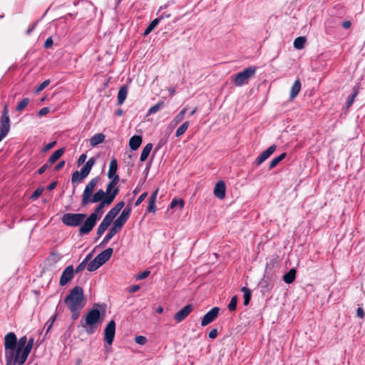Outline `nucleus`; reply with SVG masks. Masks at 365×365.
<instances>
[{
	"mask_svg": "<svg viewBox=\"0 0 365 365\" xmlns=\"http://www.w3.org/2000/svg\"><path fill=\"white\" fill-rule=\"evenodd\" d=\"M105 307L104 304H94L93 307L82 317L80 324L88 334H93L96 331L98 324L103 319Z\"/></svg>",
	"mask_w": 365,
	"mask_h": 365,
	"instance_id": "obj_1",
	"label": "nucleus"
},
{
	"mask_svg": "<svg viewBox=\"0 0 365 365\" xmlns=\"http://www.w3.org/2000/svg\"><path fill=\"white\" fill-rule=\"evenodd\" d=\"M17 337L14 332H9L4 336V345L5 358H11L17 365H23L27 360L29 354L24 349L17 346Z\"/></svg>",
	"mask_w": 365,
	"mask_h": 365,
	"instance_id": "obj_2",
	"label": "nucleus"
},
{
	"mask_svg": "<svg viewBox=\"0 0 365 365\" xmlns=\"http://www.w3.org/2000/svg\"><path fill=\"white\" fill-rule=\"evenodd\" d=\"M64 303L71 312L73 321L78 319L86 304L83 288L80 286L73 287L65 297Z\"/></svg>",
	"mask_w": 365,
	"mask_h": 365,
	"instance_id": "obj_3",
	"label": "nucleus"
},
{
	"mask_svg": "<svg viewBox=\"0 0 365 365\" xmlns=\"http://www.w3.org/2000/svg\"><path fill=\"white\" fill-rule=\"evenodd\" d=\"M131 210V207L128 205L122 211L117 219L114 220L113 227L110 228L108 233L100 243V247H105L108 243V242L115 235V234L122 229L130 217Z\"/></svg>",
	"mask_w": 365,
	"mask_h": 365,
	"instance_id": "obj_4",
	"label": "nucleus"
},
{
	"mask_svg": "<svg viewBox=\"0 0 365 365\" xmlns=\"http://www.w3.org/2000/svg\"><path fill=\"white\" fill-rule=\"evenodd\" d=\"M256 71V67L249 66L242 71L232 76L231 79L236 86H242L248 83L250 78L255 76Z\"/></svg>",
	"mask_w": 365,
	"mask_h": 365,
	"instance_id": "obj_5",
	"label": "nucleus"
},
{
	"mask_svg": "<svg viewBox=\"0 0 365 365\" xmlns=\"http://www.w3.org/2000/svg\"><path fill=\"white\" fill-rule=\"evenodd\" d=\"M86 218L85 213H65L61 217V222L68 227H81Z\"/></svg>",
	"mask_w": 365,
	"mask_h": 365,
	"instance_id": "obj_6",
	"label": "nucleus"
},
{
	"mask_svg": "<svg viewBox=\"0 0 365 365\" xmlns=\"http://www.w3.org/2000/svg\"><path fill=\"white\" fill-rule=\"evenodd\" d=\"M101 217L100 215H98L95 212H92L88 217L86 216L83 224L79 227V235L82 236L89 234Z\"/></svg>",
	"mask_w": 365,
	"mask_h": 365,
	"instance_id": "obj_7",
	"label": "nucleus"
},
{
	"mask_svg": "<svg viewBox=\"0 0 365 365\" xmlns=\"http://www.w3.org/2000/svg\"><path fill=\"white\" fill-rule=\"evenodd\" d=\"M10 130V118L8 105L5 104L0 119V141L4 138Z\"/></svg>",
	"mask_w": 365,
	"mask_h": 365,
	"instance_id": "obj_8",
	"label": "nucleus"
},
{
	"mask_svg": "<svg viewBox=\"0 0 365 365\" xmlns=\"http://www.w3.org/2000/svg\"><path fill=\"white\" fill-rule=\"evenodd\" d=\"M118 161H110L108 177L110 182L107 185V191L110 192L113 188L118 183L120 178L117 174Z\"/></svg>",
	"mask_w": 365,
	"mask_h": 365,
	"instance_id": "obj_9",
	"label": "nucleus"
},
{
	"mask_svg": "<svg viewBox=\"0 0 365 365\" xmlns=\"http://www.w3.org/2000/svg\"><path fill=\"white\" fill-rule=\"evenodd\" d=\"M96 161H86L85 165L81 168V172L76 170L71 178L72 182H81L86 178L91 172L92 167L94 165Z\"/></svg>",
	"mask_w": 365,
	"mask_h": 365,
	"instance_id": "obj_10",
	"label": "nucleus"
},
{
	"mask_svg": "<svg viewBox=\"0 0 365 365\" xmlns=\"http://www.w3.org/2000/svg\"><path fill=\"white\" fill-rule=\"evenodd\" d=\"M118 187H115L110 194L107 195L106 198H104L102 201L100 202V203L95 208L94 212L98 215H100V216L101 217V215L103 213V208L105 205H110L114 200L116 195L118 194Z\"/></svg>",
	"mask_w": 365,
	"mask_h": 365,
	"instance_id": "obj_11",
	"label": "nucleus"
},
{
	"mask_svg": "<svg viewBox=\"0 0 365 365\" xmlns=\"http://www.w3.org/2000/svg\"><path fill=\"white\" fill-rule=\"evenodd\" d=\"M124 205L125 203L123 201L117 203L113 207H112L108 211V212L106 215L102 222L109 227L111 225V223L114 222V219L120 212V211L123 209Z\"/></svg>",
	"mask_w": 365,
	"mask_h": 365,
	"instance_id": "obj_12",
	"label": "nucleus"
},
{
	"mask_svg": "<svg viewBox=\"0 0 365 365\" xmlns=\"http://www.w3.org/2000/svg\"><path fill=\"white\" fill-rule=\"evenodd\" d=\"M115 334V322L111 320L106 325L104 330V340L108 345H111L113 342Z\"/></svg>",
	"mask_w": 365,
	"mask_h": 365,
	"instance_id": "obj_13",
	"label": "nucleus"
},
{
	"mask_svg": "<svg viewBox=\"0 0 365 365\" xmlns=\"http://www.w3.org/2000/svg\"><path fill=\"white\" fill-rule=\"evenodd\" d=\"M98 182L97 178H93L86 186L82 195L81 204L86 205L88 204V197L92 196L94 187Z\"/></svg>",
	"mask_w": 365,
	"mask_h": 365,
	"instance_id": "obj_14",
	"label": "nucleus"
},
{
	"mask_svg": "<svg viewBox=\"0 0 365 365\" xmlns=\"http://www.w3.org/2000/svg\"><path fill=\"white\" fill-rule=\"evenodd\" d=\"M75 271L72 265L67 266L63 271L59 280L61 287L65 286L74 277Z\"/></svg>",
	"mask_w": 365,
	"mask_h": 365,
	"instance_id": "obj_15",
	"label": "nucleus"
},
{
	"mask_svg": "<svg viewBox=\"0 0 365 365\" xmlns=\"http://www.w3.org/2000/svg\"><path fill=\"white\" fill-rule=\"evenodd\" d=\"M220 308L217 307H212L202 317L201 321V326L205 327L212 322L218 316Z\"/></svg>",
	"mask_w": 365,
	"mask_h": 365,
	"instance_id": "obj_16",
	"label": "nucleus"
},
{
	"mask_svg": "<svg viewBox=\"0 0 365 365\" xmlns=\"http://www.w3.org/2000/svg\"><path fill=\"white\" fill-rule=\"evenodd\" d=\"M193 305L192 304H187L180 309L173 317L175 321L178 323L183 321L192 311Z\"/></svg>",
	"mask_w": 365,
	"mask_h": 365,
	"instance_id": "obj_17",
	"label": "nucleus"
},
{
	"mask_svg": "<svg viewBox=\"0 0 365 365\" xmlns=\"http://www.w3.org/2000/svg\"><path fill=\"white\" fill-rule=\"evenodd\" d=\"M113 252V248L108 247L105 250L102 251L101 253H99L96 257L98 260L99 263H101V265H103L111 257Z\"/></svg>",
	"mask_w": 365,
	"mask_h": 365,
	"instance_id": "obj_18",
	"label": "nucleus"
},
{
	"mask_svg": "<svg viewBox=\"0 0 365 365\" xmlns=\"http://www.w3.org/2000/svg\"><path fill=\"white\" fill-rule=\"evenodd\" d=\"M225 184L222 180L218 181L214 187V195L219 199H223L225 197Z\"/></svg>",
	"mask_w": 365,
	"mask_h": 365,
	"instance_id": "obj_19",
	"label": "nucleus"
},
{
	"mask_svg": "<svg viewBox=\"0 0 365 365\" xmlns=\"http://www.w3.org/2000/svg\"><path fill=\"white\" fill-rule=\"evenodd\" d=\"M113 190V189L110 192H108L107 190L105 192L102 189L98 190L93 195V196L92 197H88V204L89 203H96L99 201H102L104 198L106 197V195H108L109 194H110Z\"/></svg>",
	"mask_w": 365,
	"mask_h": 365,
	"instance_id": "obj_20",
	"label": "nucleus"
},
{
	"mask_svg": "<svg viewBox=\"0 0 365 365\" xmlns=\"http://www.w3.org/2000/svg\"><path fill=\"white\" fill-rule=\"evenodd\" d=\"M159 189L157 188L150 195L148 200V205L147 207L148 212H155L157 210L155 202Z\"/></svg>",
	"mask_w": 365,
	"mask_h": 365,
	"instance_id": "obj_21",
	"label": "nucleus"
},
{
	"mask_svg": "<svg viewBox=\"0 0 365 365\" xmlns=\"http://www.w3.org/2000/svg\"><path fill=\"white\" fill-rule=\"evenodd\" d=\"M301 82L299 79H297L294 83H293L291 90H290V95L289 98L290 100H293L294 98L297 97V96L299 94L300 90H301Z\"/></svg>",
	"mask_w": 365,
	"mask_h": 365,
	"instance_id": "obj_22",
	"label": "nucleus"
},
{
	"mask_svg": "<svg viewBox=\"0 0 365 365\" xmlns=\"http://www.w3.org/2000/svg\"><path fill=\"white\" fill-rule=\"evenodd\" d=\"M277 146L275 145H272L269 147L267 149L262 152L255 160H267L270 155L276 150Z\"/></svg>",
	"mask_w": 365,
	"mask_h": 365,
	"instance_id": "obj_23",
	"label": "nucleus"
},
{
	"mask_svg": "<svg viewBox=\"0 0 365 365\" xmlns=\"http://www.w3.org/2000/svg\"><path fill=\"white\" fill-rule=\"evenodd\" d=\"M164 19L163 15H160L159 17L155 18L153 19L151 23L148 26V27L145 29V30L143 32V36H148L155 28V26L160 23L161 20Z\"/></svg>",
	"mask_w": 365,
	"mask_h": 365,
	"instance_id": "obj_24",
	"label": "nucleus"
},
{
	"mask_svg": "<svg viewBox=\"0 0 365 365\" xmlns=\"http://www.w3.org/2000/svg\"><path fill=\"white\" fill-rule=\"evenodd\" d=\"M297 271L294 268L290 269L283 276V280L287 284H292L296 278Z\"/></svg>",
	"mask_w": 365,
	"mask_h": 365,
	"instance_id": "obj_25",
	"label": "nucleus"
},
{
	"mask_svg": "<svg viewBox=\"0 0 365 365\" xmlns=\"http://www.w3.org/2000/svg\"><path fill=\"white\" fill-rule=\"evenodd\" d=\"M142 143V137L140 135H133L130 138L129 145L133 150H137Z\"/></svg>",
	"mask_w": 365,
	"mask_h": 365,
	"instance_id": "obj_26",
	"label": "nucleus"
},
{
	"mask_svg": "<svg viewBox=\"0 0 365 365\" xmlns=\"http://www.w3.org/2000/svg\"><path fill=\"white\" fill-rule=\"evenodd\" d=\"M128 87L126 86H123L120 88L118 93V105H122L125 100L127 98L128 95Z\"/></svg>",
	"mask_w": 365,
	"mask_h": 365,
	"instance_id": "obj_27",
	"label": "nucleus"
},
{
	"mask_svg": "<svg viewBox=\"0 0 365 365\" xmlns=\"http://www.w3.org/2000/svg\"><path fill=\"white\" fill-rule=\"evenodd\" d=\"M105 140V135L103 133H97L91 137L90 143L91 145L95 146L103 142Z\"/></svg>",
	"mask_w": 365,
	"mask_h": 365,
	"instance_id": "obj_28",
	"label": "nucleus"
},
{
	"mask_svg": "<svg viewBox=\"0 0 365 365\" xmlns=\"http://www.w3.org/2000/svg\"><path fill=\"white\" fill-rule=\"evenodd\" d=\"M241 291L244 294V305L247 306L251 300L252 292L249 288L246 287H242Z\"/></svg>",
	"mask_w": 365,
	"mask_h": 365,
	"instance_id": "obj_29",
	"label": "nucleus"
},
{
	"mask_svg": "<svg viewBox=\"0 0 365 365\" xmlns=\"http://www.w3.org/2000/svg\"><path fill=\"white\" fill-rule=\"evenodd\" d=\"M153 148L152 143H148L143 149L139 160H146Z\"/></svg>",
	"mask_w": 365,
	"mask_h": 365,
	"instance_id": "obj_30",
	"label": "nucleus"
},
{
	"mask_svg": "<svg viewBox=\"0 0 365 365\" xmlns=\"http://www.w3.org/2000/svg\"><path fill=\"white\" fill-rule=\"evenodd\" d=\"M101 265V263H99L98 260L96 257H95L91 262H90L87 265V269L89 272H94L96 269H98Z\"/></svg>",
	"mask_w": 365,
	"mask_h": 365,
	"instance_id": "obj_31",
	"label": "nucleus"
},
{
	"mask_svg": "<svg viewBox=\"0 0 365 365\" xmlns=\"http://www.w3.org/2000/svg\"><path fill=\"white\" fill-rule=\"evenodd\" d=\"M164 106L163 101H159L158 103L155 104L154 106H151L149 110H148L147 115H150L154 113H156L158 112Z\"/></svg>",
	"mask_w": 365,
	"mask_h": 365,
	"instance_id": "obj_32",
	"label": "nucleus"
},
{
	"mask_svg": "<svg viewBox=\"0 0 365 365\" xmlns=\"http://www.w3.org/2000/svg\"><path fill=\"white\" fill-rule=\"evenodd\" d=\"M56 313H55L54 314H53L50 318L46 322V323L45 324V326H44V328L46 329V334H45V336H46V335L48 334V333L50 331V330L51 329L52 327H53V324L56 319Z\"/></svg>",
	"mask_w": 365,
	"mask_h": 365,
	"instance_id": "obj_33",
	"label": "nucleus"
},
{
	"mask_svg": "<svg viewBox=\"0 0 365 365\" xmlns=\"http://www.w3.org/2000/svg\"><path fill=\"white\" fill-rule=\"evenodd\" d=\"M306 42V38L304 36H299L294 41V46L295 48L302 49L304 48Z\"/></svg>",
	"mask_w": 365,
	"mask_h": 365,
	"instance_id": "obj_34",
	"label": "nucleus"
},
{
	"mask_svg": "<svg viewBox=\"0 0 365 365\" xmlns=\"http://www.w3.org/2000/svg\"><path fill=\"white\" fill-rule=\"evenodd\" d=\"M185 205V202L182 199L180 198H174L170 204V208L173 209L176 206H179L180 209H182Z\"/></svg>",
	"mask_w": 365,
	"mask_h": 365,
	"instance_id": "obj_35",
	"label": "nucleus"
},
{
	"mask_svg": "<svg viewBox=\"0 0 365 365\" xmlns=\"http://www.w3.org/2000/svg\"><path fill=\"white\" fill-rule=\"evenodd\" d=\"M189 126V122L185 121L176 130L175 132V136L180 137L182 135L185 133V132L187 130Z\"/></svg>",
	"mask_w": 365,
	"mask_h": 365,
	"instance_id": "obj_36",
	"label": "nucleus"
},
{
	"mask_svg": "<svg viewBox=\"0 0 365 365\" xmlns=\"http://www.w3.org/2000/svg\"><path fill=\"white\" fill-rule=\"evenodd\" d=\"M108 226L107 225H106L103 222H101V224L98 227V229H97V231H96L97 237L95 239V241H97L101 237V235L108 229Z\"/></svg>",
	"mask_w": 365,
	"mask_h": 365,
	"instance_id": "obj_37",
	"label": "nucleus"
},
{
	"mask_svg": "<svg viewBox=\"0 0 365 365\" xmlns=\"http://www.w3.org/2000/svg\"><path fill=\"white\" fill-rule=\"evenodd\" d=\"M186 111H187L186 107L182 108L180 111V113L175 117V118L173 120V123H174V125L178 124L183 120Z\"/></svg>",
	"mask_w": 365,
	"mask_h": 365,
	"instance_id": "obj_38",
	"label": "nucleus"
},
{
	"mask_svg": "<svg viewBox=\"0 0 365 365\" xmlns=\"http://www.w3.org/2000/svg\"><path fill=\"white\" fill-rule=\"evenodd\" d=\"M358 94V91L355 90L350 96H348L346 102V106L347 108L351 107V106L353 104L354 99L356 96Z\"/></svg>",
	"mask_w": 365,
	"mask_h": 365,
	"instance_id": "obj_39",
	"label": "nucleus"
},
{
	"mask_svg": "<svg viewBox=\"0 0 365 365\" xmlns=\"http://www.w3.org/2000/svg\"><path fill=\"white\" fill-rule=\"evenodd\" d=\"M34 342V339L33 337L29 338L26 341V347H25V349H24V353H27L29 355V354L31 353V349L33 348Z\"/></svg>",
	"mask_w": 365,
	"mask_h": 365,
	"instance_id": "obj_40",
	"label": "nucleus"
},
{
	"mask_svg": "<svg viewBox=\"0 0 365 365\" xmlns=\"http://www.w3.org/2000/svg\"><path fill=\"white\" fill-rule=\"evenodd\" d=\"M237 304V296L235 295L231 298V300L227 306L230 311L232 312L236 309Z\"/></svg>",
	"mask_w": 365,
	"mask_h": 365,
	"instance_id": "obj_41",
	"label": "nucleus"
},
{
	"mask_svg": "<svg viewBox=\"0 0 365 365\" xmlns=\"http://www.w3.org/2000/svg\"><path fill=\"white\" fill-rule=\"evenodd\" d=\"M64 153V148H60L56 150L48 160H58Z\"/></svg>",
	"mask_w": 365,
	"mask_h": 365,
	"instance_id": "obj_42",
	"label": "nucleus"
},
{
	"mask_svg": "<svg viewBox=\"0 0 365 365\" xmlns=\"http://www.w3.org/2000/svg\"><path fill=\"white\" fill-rule=\"evenodd\" d=\"M29 99L28 98H24L21 101H20L18 103V105L16 108V110L17 111H21L29 104Z\"/></svg>",
	"mask_w": 365,
	"mask_h": 365,
	"instance_id": "obj_43",
	"label": "nucleus"
},
{
	"mask_svg": "<svg viewBox=\"0 0 365 365\" xmlns=\"http://www.w3.org/2000/svg\"><path fill=\"white\" fill-rule=\"evenodd\" d=\"M43 188L41 187H38L31 195L30 199L32 200H36L43 192Z\"/></svg>",
	"mask_w": 365,
	"mask_h": 365,
	"instance_id": "obj_44",
	"label": "nucleus"
},
{
	"mask_svg": "<svg viewBox=\"0 0 365 365\" xmlns=\"http://www.w3.org/2000/svg\"><path fill=\"white\" fill-rule=\"evenodd\" d=\"M27 337L26 336H21L19 340L17 339V346L22 349H25L26 344Z\"/></svg>",
	"mask_w": 365,
	"mask_h": 365,
	"instance_id": "obj_45",
	"label": "nucleus"
},
{
	"mask_svg": "<svg viewBox=\"0 0 365 365\" xmlns=\"http://www.w3.org/2000/svg\"><path fill=\"white\" fill-rule=\"evenodd\" d=\"M50 80L49 79H47V80H45L44 81H43L38 86V88H36V93H39L41 92V91H43L46 87H47L49 83H50Z\"/></svg>",
	"mask_w": 365,
	"mask_h": 365,
	"instance_id": "obj_46",
	"label": "nucleus"
},
{
	"mask_svg": "<svg viewBox=\"0 0 365 365\" xmlns=\"http://www.w3.org/2000/svg\"><path fill=\"white\" fill-rule=\"evenodd\" d=\"M135 341L138 344L144 345L147 342V339L145 336L140 335L135 336Z\"/></svg>",
	"mask_w": 365,
	"mask_h": 365,
	"instance_id": "obj_47",
	"label": "nucleus"
},
{
	"mask_svg": "<svg viewBox=\"0 0 365 365\" xmlns=\"http://www.w3.org/2000/svg\"><path fill=\"white\" fill-rule=\"evenodd\" d=\"M55 162H56V161H49V163H46V164H44L43 166H41V167L38 170V171H37L38 174V175H41V174H43V173L45 172V170H46L47 168H48L51 166V165L52 163H55Z\"/></svg>",
	"mask_w": 365,
	"mask_h": 365,
	"instance_id": "obj_48",
	"label": "nucleus"
},
{
	"mask_svg": "<svg viewBox=\"0 0 365 365\" xmlns=\"http://www.w3.org/2000/svg\"><path fill=\"white\" fill-rule=\"evenodd\" d=\"M88 265L85 261H82L77 267L76 268L74 269L75 272L77 274V273H79L80 272H81L82 270L84 269V268L86 267V266Z\"/></svg>",
	"mask_w": 365,
	"mask_h": 365,
	"instance_id": "obj_49",
	"label": "nucleus"
},
{
	"mask_svg": "<svg viewBox=\"0 0 365 365\" xmlns=\"http://www.w3.org/2000/svg\"><path fill=\"white\" fill-rule=\"evenodd\" d=\"M150 273V271L145 270L137 276L136 279H138V280L144 279L149 276Z\"/></svg>",
	"mask_w": 365,
	"mask_h": 365,
	"instance_id": "obj_50",
	"label": "nucleus"
},
{
	"mask_svg": "<svg viewBox=\"0 0 365 365\" xmlns=\"http://www.w3.org/2000/svg\"><path fill=\"white\" fill-rule=\"evenodd\" d=\"M148 195V193L147 192H143L142 193L139 197L137 199V200L135 201V206H138L144 200L145 198L147 197Z\"/></svg>",
	"mask_w": 365,
	"mask_h": 365,
	"instance_id": "obj_51",
	"label": "nucleus"
},
{
	"mask_svg": "<svg viewBox=\"0 0 365 365\" xmlns=\"http://www.w3.org/2000/svg\"><path fill=\"white\" fill-rule=\"evenodd\" d=\"M56 145V141L50 142L42 148V152L46 153L51 150Z\"/></svg>",
	"mask_w": 365,
	"mask_h": 365,
	"instance_id": "obj_52",
	"label": "nucleus"
},
{
	"mask_svg": "<svg viewBox=\"0 0 365 365\" xmlns=\"http://www.w3.org/2000/svg\"><path fill=\"white\" fill-rule=\"evenodd\" d=\"M53 41L51 37H48L45 43H44V48H49L53 46Z\"/></svg>",
	"mask_w": 365,
	"mask_h": 365,
	"instance_id": "obj_53",
	"label": "nucleus"
},
{
	"mask_svg": "<svg viewBox=\"0 0 365 365\" xmlns=\"http://www.w3.org/2000/svg\"><path fill=\"white\" fill-rule=\"evenodd\" d=\"M49 112V109L48 107H43L41 108L38 112V115L39 117H41L46 114H47Z\"/></svg>",
	"mask_w": 365,
	"mask_h": 365,
	"instance_id": "obj_54",
	"label": "nucleus"
},
{
	"mask_svg": "<svg viewBox=\"0 0 365 365\" xmlns=\"http://www.w3.org/2000/svg\"><path fill=\"white\" fill-rule=\"evenodd\" d=\"M217 336V329H212L208 334L209 338L214 339Z\"/></svg>",
	"mask_w": 365,
	"mask_h": 365,
	"instance_id": "obj_55",
	"label": "nucleus"
},
{
	"mask_svg": "<svg viewBox=\"0 0 365 365\" xmlns=\"http://www.w3.org/2000/svg\"><path fill=\"white\" fill-rule=\"evenodd\" d=\"M356 316L359 318H363L364 317V311L362 307H358L356 309Z\"/></svg>",
	"mask_w": 365,
	"mask_h": 365,
	"instance_id": "obj_56",
	"label": "nucleus"
},
{
	"mask_svg": "<svg viewBox=\"0 0 365 365\" xmlns=\"http://www.w3.org/2000/svg\"><path fill=\"white\" fill-rule=\"evenodd\" d=\"M140 289V286L138 284L133 285L130 287L129 292L130 293H134L137 292Z\"/></svg>",
	"mask_w": 365,
	"mask_h": 365,
	"instance_id": "obj_57",
	"label": "nucleus"
},
{
	"mask_svg": "<svg viewBox=\"0 0 365 365\" xmlns=\"http://www.w3.org/2000/svg\"><path fill=\"white\" fill-rule=\"evenodd\" d=\"M66 161H59V163L56 165L55 170L58 171L61 170L65 165Z\"/></svg>",
	"mask_w": 365,
	"mask_h": 365,
	"instance_id": "obj_58",
	"label": "nucleus"
},
{
	"mask_svg": "<svg viewBox=\"0 0 365 365\" xmlns=\"http://www.w3.org/2000/svg\"><path fill=\"white\" fill-rule=\"evenodd\" d=\"M6 359V365H17V364L15 362L16 361L11 360V358H5Z\"/></svg>",
	"mask_w": 365,
	"mask_h": 365,
	"instance_id": "obj_59",
	"label": "nucleus"
},
{
	"mask_svg": "<svg viewBox=\"0 0 365 365\" xmlns=\"http://www.w3.org/2000/svg\"><path fill=\"white\" fill-rule=\"evenodd\" d=\"M37 24V22H36L34 25L30 26L26 31V35H29L35 29L36 25Z\"/></svg>",
	"mask_w": 365,
	"mask_h": 365,
	"instance_id": "obj_60",
	"label": "nucleus"
},
{
	"mask_svg": "<svg viewBox=\"0 0 365 365\" xmlns=\"http://www.w3.org/2000/svg\"><path fill=\"white\" fill-rule=\"evenodd\" d=\"M57 185V182H52L48 187H47V190L51 191L52 190H53Z\"/></svg>",
	"mask_w": 365,
	"mask_h": 365,
	"instance_id": "obj_61",
	"label": "nucleus"
},
{
	"mask_svg": "<svg viewBox=\"0 0 365 365\" xmlns=\"http://www.w3.org/2000/svg\"><path fill=\"white\" fill-rule=\"evenodd\" d=\"M351 21H344L342 23V27L344 29H349L351 26Z\"/></svg>",
	"mask_w": 365,
	"mask_h": 365,
	"instance_id": "obj_62",
	"label": "nucleus"
},
{
	"mask_svg": "<svg viewBox=\"0 0 365 365\" xmlns=\"http://www.w3.org/2000/svg\"><path fill=\"white\" fill-rule=\"evenodd\" d=\"M287 157V153H282L279 156L274 158L273 160H284Z\"/></svg>",
	"mask_w": 365,
	"mask_h": 365,
	"instance_id": "obj_63",
	"label": "nucleus"
},
{
	"mask_svg": "<svg viewBox=\"0 0 365 365\" xmlns=\"http://www.w3.org/2000/svg\"><path fill=\"white\" fill-rule=\"evenodd\" d=\"M280 161H271L269 165V170L274 168Z\"/></svg>",
	"mask_w": 365,
	"mask_h": 365,
	"instance_id": "obj_64",
	"label": "nucleus"
}]
</instances>
